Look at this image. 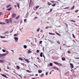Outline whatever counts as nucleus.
Returning <instances> with one entry per match:
<instances>
[{"instance_id":"nucleus-1","label":"nucleus","mask_w":79,"mask_h":79,"mask_svg":"<svg viewBox=\"0 0 79 79\" xmlns=\"http://www.w3.org/2000/svg\"><path fill=\"white\" fill-rule=\"evenodd\" d=\"M8 51H7L6 52V53H5L4 54H1V56H6V55H8Z\"/></svg>"},{"instance_id":"nucleus-2","label":"nucleus","mask_w":79,"mask_h":79,"mask_svg":"<svg viewBox=\"0 0 79 79\" xmlns=\"http://www.w3.org/2000/svg\"><path fill=\"white\" fill-rule=\"evenodd\" d=\"M24 60H25V61H26V62H27V63H30V61H29L28 59H26L25 58H24Z\"/></svg>"},{"instance_id":"nucleus-3","label":"nucleus","mask_w":79,"mask_h":79,"mask_svg":"<svg viewBox=\"0 0 79 79\" xmlns=\"http://www.w3.org/2000/svg\"><path fill=\"white\" fill-rule=\"evenodd\" d=\"M16 16V14H13V15H12L11 17L12 18H14Z\"/></svg>"},{"instance_id":"nucleus-4","label":"nucleus","mask_w":79,"mask_h":79,"mask_svg":"<svg viewBox=\"0 0 79 79\" xmlns=\"http://www.w3.org/2000/svg\"><path fill=\"white\" fill-rule=\"evenodd\" d=\"M1 76H3V77H6V78H8V77H6V76L5 74H1Z\"/></svg>"},{"instance_id":"nucleus-5","label":"nucleus","mask_w":79,"mask_h":79,"mask_svg":"<svg viewBox=\"0 0 79 79\" xmlns=\"http://www.w3.org/2000/svg\"><path fill=\"white\" fill-rule=\"evenodd\" d=\"M9 23H12V19H11V18L9 19Z\"/></svg>"},{"instance_id":"nucleus-6","label":"nucleus","mask_w":79,"mask_h":79,"mask_svg":"<svg viewBox=\"0 0 79 79\" xmlns=\"http://www.w3.org/2000/svg\"><path fill=\"white\" fill-rule=\"evenodd\" d=\"M14 39L15 40V42H17L18 40V39L17 38V37H15L14 38Z\"/></svg>"},{"instance_id":"nucleus-7","label":"nucleus","mask_w":79,"mask_h":79,"mask_svg":"<svg viewBox=\"0 0 79 79\" xmlns=\"http://www.w3.org/2000/svg\"><path fill=\"white\" fill-rule=\"evenodd\" d=\"M6 22L7 24H8L9 23V20L8 19H6Z\"/></svg>"},{"instance_id":"nucleus-8","label":"nucleus","mask_w":79,"mask_h":79,"mask_svg":"<svg viewBox=\"0 0 79 79\" xmlns=\"http://www.w3.org/2000/svg\"><path fill=\"white\" fill-rule=\"evenodd\" d=\"M53 68L54 69H56L57 70H59V69L55 66H54Z\"/></svg>"},{"instance_id":"nucleus-9","label":"nucleus","mask_w":79,"mask_h":79,"mask_svg":"<svg viewBox=\"0 0 79 79\" xmlns=\"http://www.w3.org/2000/svg\"><path fill=\"white\" fill-rule=\"evenodd\" d=\"M5 24V23L1 22V21H0V24H2V25H3V24Z\"/></svg>"},{"instance_id":"nucleus-10","label":"nucleus","mask_w":79,"mask_h":79,"mask_svg":"<svg viewBox=\"0 0 79 79\" xmlns=\"http://www.w3.org/2000/svg\"><path fill=\"white\" fill-rule=\"evenodd\" d=\"M44 75V73H42L41 75H40V77H42Z\"/></svg>"},{"instance_id":"nucleus-11","label":"nucleus","mask_w":79,"mask_h":79,"mask_svg":"<svg viewBox=\"0 0 79 79\" xmlns=\"http://www.w3.org/2000/svg\"><path fill=\"white\" fill-rule=\"evenodd\" d=\"M11 9H12V7H10L9 8L7 9V10H8V11H10V10H11Z\"/></svg>"},{"instance_id":"nucleus-12","label":"nucleus","mask_w":79,"mask_h":79,"mask_svg":"<svg viewBox=\"0 0 79 79\" xmlns=\"http://www.w3.org/2000/svg\"><path fill=\"white\" fill-rule=\"evenodd\" d=\"M43 54V53L42 52H41L40 53V56L41 57H42V56H42Z\"/></svg>"},{"instance_id":"nucleus-13","label":"nucleus","mask_w":79,"mask_h":79,"mask_svg":"<svg viewBox=\"0 0 79 79\" xmlns=\"http://www.w3.org/2000/svg\"><path fill=\"white\" fill-rule=\"evenodd\" d=\"M42 72V70H38V73H41Z\"/></svg>"},{"instance_id":"nucleus-14","label":"nucleus","mask_w":79,"mask_h":79,"mask_svg":"<svg viewBox=\"0 0 79 79\" xmlns=\"http://www.w3.org/2000/svg\"><path fill=\"white\" fill-rule=\"evenodd\" d=\"M70 64L71 66V68H74V66L73 65V64Z\"/></svg>"},{"instance_id":"nucleus-15","label":"nucleus","mask_w":79,"mask_h":79,"mask_svg":"<svg viewBox=\"0 0 79 79\" xmlns=\"http://www.w3.org/2000/svg\"><path fill=\"white\" fill-rule=\"evenodd\" d=\"M10 6H11V5H8L6 6V8H9V7H10Z\"/></svg>"},{"instance_id":"nucleus-16","label":"nucleus","mask_w":79,"mask_h":79,"mask_svg":"<svg viewBox=\"0 0 79 79\" xmlns=\"http://www.w3.org/2000/svg\"><path fill=\"white\" fill-rule=\"evenodd\" d=\"M9 34V31H7L5 33H4L3 34Z\"/></svg>"},{"instance_id":"nucleus-17","label":"nucleus","mask_w":79,"mask_h":79,"mask_svg":"<svg viewBox=\"0 0 79 79\" xmlns=\"http://www.w3.org/2000/svg\"><path fill=\"white\" fill-rule=\"evenodd\" d=\"M51 5H52V4L50 3L49 2H48V5H49V6H50Z\"/></svg>"},{"instance_id":"nucleus-18","label":"nucleus","mask_w":79,"mask_h":79,"mask_svg":"<svg viewBox=\"0 0 79 79\" xmlns=\"http://www.w3.org/2000/svg\"><path fill=\"white\" fill-rule=\"evenodd\" d=\"M49 66H53V64H52V63H51L49 64Z\"/></svg>"},{"instance_id":"nucleus-19","label":"nucleus","mask_w":79,"mask_h":79,"mask_svg":"<svg viewBox=\"0 0 79 79\" xmlns=\"http://www.w3.org/2000/svg\"><path fill=\"white\" fill-rule=\"evenodd\" d=\"M19 60H21V61H22V60H24L23 59V58H22L21 57H19Z\"/></svg>"},{"instance_id":"nucleus-20","label":"nucleus","mask_w":79,"mask_h":79,"mask_svg":"<svg viewBox=\"0 0 79 79\" xmlns=\"http://www.w3.org/2000/svg\"><path fill=\"white\" fill-rule=\"evenodd\" d=\"M16 68H17V69H20V67H19V66H17Z\"/></svg>"},{"instance_id":"nucleus-21","label":"nucleus","mask_w":79,"mask_h":79,"mask_svg":"<svg viewBox=\"0 0 79 79\" xmlns=\"http://www.w3.org/2000/svg\"><path fill=\"white\" fill-rule=\"evenodd\" d=\"M70 21H71V22H72L73 23H76V21H75L74 20H70Z\"/></svg>"},{"instance_id":"nucleus-22","label":"nucleus","mask_w":79,"mask_h":79,"mask_svg":"<svg viewBox=\"0 0 79 79\" xmlns=\"http://www.w3.org/2000/svg\"><path fill=\"white\" fill-rule=\"evenodd\" d=\"M62 65V64L60 63H58V65L59 66H61Z\"/></svg>"},{"instance_id":"nucleus-23","label":"nucleus","mask_w":79,"mask_h":79,"mask_svg":"<svg viewBox=\"0 0 79 79\" xmlns=\"http://www.w3.org/2000/svg\"><path fill=\"white\" fill-rule=\"evenodd\" d=\"M62 60H63V61H64V60H65V58L62 57Z\"/></svg>"},{"instance_id":"nucleus-24","label":"nucleus","mask_w":79,"mask_h":79,"mask_svg":"<svg viewBox=\"0 0 79 79\" xmlns=\"http://www.w3.org/2000/svg\"><path fill=\"white\" fill-rule=\"evenodd\" d=\"M53 63H55V64H56V65H57L58 64V63L56 62H54Z\"/></svg>"},{"instance_id":"nucleus-25","label":"nucleus","mask_w":79,"mask_h":79,"mask_svg":"<svg viewBox=\"0 0 79 79\" xmlns=\"http://www.w3.org/2000/svg\"><path fill=\"white\" fill-rule=\"evenodd\" d=\"M56 34L57 35H59V36H60V35H60V34L58 33L57 32H56Z\"/></svg>"},{"instance_id":"nucleus-26","label":"nucleus","mask_w":79,"mask_h":79,"mask_svg":"<svg viewBox=\"0 0 79 79\" xmlns=\"http://www.w3.org/2000/svg\"><path fill=\"white\" fill-rule=\"evenodd\" d=\"M19 17H20L19 16H18L15 18V19H19Z\"/></svg>"},{"instance_id":"nucleus-27","label":"nucleus","mask_w":79,"mask_h":79,"mask_svg":"<svg viewBox=\"0 0 79 79\" xmlns=\"http://www.w3.org/2000/svg\"><path fill=\"white\" fill-rule=\"evenodd\" d=\"M17 6H18V7L19 8V4H17Z\"/></svg>"},{"instance_id":"nucleus-28","label":"nucleus","mask_w":79,"mask_h":79,"mask_svg":"<svg viewBox=\"0 0 79 79\" xmlns=\"http://www.w3.org/2000/svg\"><path fill=\"white\" fill-rule=\"evenodd\" d=\"M50 2L51 3H55V2L54 1H51Z\"/></svg>"},{"instance_id":"nucleus-29","label":"nucleus","mask_w":79,"mask_h":79,"mask_svg":"<svg viewBox=\"0 0 79 79\" xmlns=\"http://www.w3.org/2000/svg\"><path fill=\"white\" fill-rule=\"evenodd\" d=\"M24 48H27V46L26 45H24Z\"/></svg>"},{"instance_id":"nucleus-30","label":"nucleus","mask_w":79,"mask_h":79,"mask_svg":"<svg viewBox=\"0 0 79 79\" xmlns=\"http://www.w3.org/2000/svg\"><path fill=\"white\" fill-rule=\"evenodd\" d=\"M27 16H28V14H27H27L25 15V18H27Z\"/></svg>"},{"instance_id":"nucleus-31","label":"nucleus","mask_w":79,"mask_h":79,"mask_svg":"<svg viewBox=\"0 0 79 79\" xmlns=\"http://www.w3.org/2000/svg\"><path fill=\"white\" fill-rule=\"evenodd\" d=\"M55 5H56V4H53L52 5V6H55Z\"/></svg>"},{"instance_id":"nucleus-32","label":"nucleus","mask_w":79,"mask_h":79,"mask_svg":"<svg viewBox=\"0 0 79 79\" xmlns=\"http://www.w3.org/2000/svg\"><path fill=\"white\" fill-rule=\"evenodd\" d=\"M72 35H73V38H76V37L74 36V34H72Z\"/></svg>"},{"instance_id":"nucleus-33","label":"nucleus","mask_w":79,"mask_h":79,"mask_svg":"<svg viewBox=\"0 0 79 79\" xmlns=\"http://www.w3.org/2000/svg\"><path fill=\"white\" fill-rule=\"evenodd\" d=\"M74 9V6H73L71 8V10H73Z\"/></svg>"},{"instance_id":"nucleus-34","label":"nucleus","mask_w":79,"mask_h":79,"mask_svg":"<svg viewBox=\"0 0 79 79\" xmlns=\"http://www.w3.org/2000/svg\"><path fill=\"white\" fill-rule=\"evenodd\" d=\"M2 51L3 52H6V51L5 49H2Z\"/></svg>"},{"instance_id":"nucleus-35","label":"nucleus","mask_w":79,"mask_h":79,"mask_svg":"<svg viewBox=\"0 0 79 79\" xmlns=\"http://www.w3.org/2000/svg\"><path fill=\"white\" fill-rule=\"evenodd\" d=\"M1 38L2 39H3L5 38V37H4V36H1Z\"/></svg>"},{"instance_id":"nucleus-36","label":"nucleus","mask_w":79,"mask_h":79,"mask_svg":"<svg viewBox=\"0 0 79 79\" xmlns=\"http://www.w3.org/2000/svg\"><path fill=\"white\" fill-rule=\"evenodd\" d=\"M78 11H79V10H75V13H77Z\"/></svg>"},{"instance_id":"nucleus-37","label":"nucleus","mask_w":79,"mask_h":79,"mask_svg":"<svg viewBox=\"0 0 79 79\" xmlns=\"http://www.w3.org/2000/svg\"><path fill=\"white\" fill-rule=\"evenodd\" d=\"M39 31H40V28H39L37 30V32H39Z\"/></svg>"},{"instance_id":"nucleus-38","label":"nucleus","mask_w":79,"mask_h":79,"mask_svg":"<svg viewBox=\"0 0 79 79\" xmlns=\"http://www.w3.org/2000/svg\"><path fill=\"white\" fill-rule=\"evenodd\" d=\"M57 43L58 44H59V45L60 44V42H59V41H57Z\"/></svg>"},{"instance_id":"nucleus-39","label":"nucleus","mask_w":79,"mask_h":79,"mask_svg":"<svg viewBox=\"0 0 79 79\" xmlns=\"http://www.w3.org/2000/svg\"><path fill=\"white\" fill-rule=\"evenodd\" d=\"M18 35V34H15L14 35V36L15 37V36H17Z\"/></svg>"},{"instance_id":"nucleus-40","label":"nucleus","mask_w":79,"mask_h":79,"mask_svg":"<svg viewBox=\"0 0 79 79\" xmlns=\"http://www.w3.org/2000/svg\"><path fill=\"white\" fill-rule=\"evenodd\" d=\"M0 63H3V60H0Z\"/></svg>"},{"instance_id":"nucleus-41","label":"nucleus","mask_w":79,"mask_h":79,"mask_svg":"<svg viewBox=\"0 0 79 79\" xmlns=\"http://www.w3.org/2000/svg\"><path fill=\"white\" fill-rule=\"evenodd\" d=\"M42 42V41H40V43H39L40 44H41Z\"/></svg>"},{"instance_id":"nucleus-42","label":"nucleus","mask_w":79,"mask_h":79,"mask_svg":"<svg viewBox=\"0 0 79 79\" xmlns=\"http://www.w3.org/2000/svg\"><path fill=\"white\" fill-rule=\"evenodd\" d=\"M66 13H67V14H69V13H70V12H67Z\"/></svg>"},{"instance_id":"nucleus-43","label":"nucleus","mask_w":79,"mask_h":79,"mask_svg":"<svg viewBox=\"0 0 79 79\" xmlns=\"http://www.w3.org/2000/svg\"><path fill=\"white\" fill-rule=\"evenodd\" d=\"M64 9H66L67 10H68V9H69V7H66V8H64Z\"/></svg>"},{"instance_id":"nucleus-44","label":"nucleus","mask_w":79,"mask_h":79,"mask_svg":"<svg viewBox=\"0 0 79 79\" xmlns=\"http://www.w3.org/2000/svg\"><path fill=\"white\" fill-rule=\"evenodd\" d=\"M40 51H39V50H37L36 51V52L37 53H39V52Z\"/></svg>"},{"instance_id":"nucleus-45","label":"nucleus","mask_w":79,"mask_h":79,"mask_svg":"<svg viewBox=\"0 0 79 79\" xmlns=\"http://www.w3.org/2000/svg\"><path fill=\"white\" fill-rule=\"evenodd\" d=\"M39 6H36V7H35V8L37 9V8H39Z\"/></svg>"},{"instance_id":"nucleus-46","label":"nucleus","mask_w":79,"mask_h":79,"mask_svg":"<svg viewBox=\"0 0 79 79\" xmlns=\"http://www.w3.org/2000/svg\"><path fill=\"white\" fill-rule=\"evenodd\" d=\"M2 42H7V41L6 40H2Z\"/></svg>"},{"instance_id":"nucleus-47","label":"nucleus","mask_w":79,"mask_h":79,"mask_svg":"<svg viewBox=\"0 0 79 79\" xmlns=\"http://www.w3.org/2000/svg\"><path fill=\"white\" fill-rule=\"evenodd\" d=\"M3 14V13H2V12H0V16H1V15H2Z\"/></svg>"},{"instance_id":"nucleus-48","label":"nucleus","mask_w":79,"mask_h":79,"mask_svg":"<svg viewBox=\"0 0 79 79\" xmlns=\"http://www.w3.org/2000/svg\"><path fill=\"white\" fill-rule=\"evenodd\" d=\"M48 28H49V27H46V28H45V29H48Z\"/></svg>"},{"instance_id":"nucleus-49","label":"nucleus","mask_w":79,"mask_h":79,"mask_svg":"<svg viewBox=\"0 0 79 79\" xmlns=\"http://www.w3.org/2000/svg\"><path fill=\"white\" fill-rule=\"evenodd\" d=\"M49 34H50V35H52V33H49Z\"/></svg>"},{"instance_id":"nucleus-50","label":"nucleus","mask_w":79,"mask_h":79,"mask_svg":"<svg viewBox=\"0 0 79 79\" xmlns=\"http://www.w3.org/2000/svg\"><path fill=\"white\" fill-rule=\"evenodd\" d=\"M27 72H28V73H30V71L29 70H27Z\"/></svg>"},{"instance_id":"nucleus-51","label":"nucleus","mask_w":79,"mask_h":79,"mask_svg":"<svg viewBox=\"0 0 79 79\" xmlns=\"http://www.w3.org/2000/svg\"><path fill=\"white\" fill-rule=\"evenodd\" d=\"M43 56L44 58V60L45 59V56H44V55L43 54Z\"/></svg>"},{"instance_id":"nucleus-52","label":"nucleus","mask_w":79,"mask_h":79,"mask_svg":"<svg viewBox=\"0 0 79 79\" xmlns=\"http://www.w3.org/2000/svg\"><path fill=\"white\" fill-rule=\"evenodd\" d=\"M28 53H30V50H29L28 52H27Z\"/></svg>"},{"instance_id":"nucleus-53","label":"nucleus","mask_w":79,"mask_h":79,"mask_svg":"<svg viewBox=\"0 0 79 79\" xmlns=\"http://www.w3.org/2000/svg\"><path fill=\"white\" fill-rule=\"evenodd\" d=\"M38 76V74H35V76Z\"/></svg>"},{"instance_id":"nucleus-54","label":"nucleus","mask_w":79,"mask_h":79,"mask_svg":"<svg viewBox=\"0 0 79 79\" xmlns=\"http://www.w3.org/2000/svg\"><path fill=\"white\" fill-rule=\"evenodd\" d=\"M68 53H69V54L70 53V51H68Z\"/></svg>"},{"instance_id":"nucleus-55","label":"nucleus","mask_w":79,"mask_h":79,"mask_svg":"<svg viewBox=\"0 0 79 79\" xmlns=\"http://www.w3.org/2000/svg\"><path fill=\"white\" fill-rule=\"evenodd\" d=\"M26 19H24V22H26Z\"/></svg>"},{"instance_id":"nucleus-56","label":"nucleus","mask_w":79,"mask_h":79,"mask_svg":"<svg viewBox=\"0 0 79 79\" xmlns=\"http://www.w3.org/2000/svg\"><path fill=\"white\" fill-rule=\"evenodd\" d=\"M19 77H21V78H22V77H21V75H19Z\"/></svg>"},{"instance_id":"nucleus-57","label":"nucleus","mask_w":79,"mask_h":79,"mask_svg":"<svg viewBox=\"0 0 79 79\" xmlns=\"http://www.w3.org/2000/svg\"><path fill=\"white\" fill-rule=\"evenodd\" d=\"M13 30H12L11 31H10V33H11V32H13Z\"/></svg>"},{"instance_id":"nucleus-58","label":"nucleus","mask_w":79,"mask_h":79,"mask_svg":"<svg viewBox=\"0 0 79 79\" xmlns=\"http://www.w3.org/2000/svg\"><path fill=\"white\" fill-rule=\"evenodd\" d=\"M48 73L46 72V76H47V75H48Z\"/></svg>"},{"instance_id":"nucleus-59","label":"nucleus","mask_w":79,"mask_h":79,"mask_svg":"<svg viewBox=\"0 0 79 79\" xmlns=\"http://www.w3.org/2000/svg\"><path fill=\"white\" fill-rule=\"evenodd\" d=\"M63 45L65 46V45H66V44H63Z\"/></svg>"},{"instance_id":"nucleus-60","label":"nucleus","mask_w":79,"mask_h":79,"mask_svg":"<svg viewBox=\"0 0 79 79\" xmlns=\"http://www.w3.org/2000/svg\"><path fill=\"white\" fill-rule=\"evenodd\" d=\"M21 64H22V65H24V63H21Z\"/></svg>"},{"instance_id":"nucleus-61","label":"nucleus","mask_w":79,"mask_h":79,"mask_svg":"<svg viewBox=\"0 0 79 79\" xmlns=\"http://www.w3.org/2000/svg\"><path fill=\"white\" fill-rule=\"evenodd\" d=\"M43 32V30H41V32Z\"/></svg>"},{"instance_id":"nucleus-62","label":"nucleus","mask_w":79,"mask_h":79,"mask_svg":"<svg viewBox=\"0 0 79 79\" xmlns=\"http://www.w3.org/2000/svg\"><path fill=\"white\" fill-rule=\"evenodd\" d=\"M76 59H79V57H77L76 58Z\"/></svg>"},{"instance_id":"nucleus-63","label":"nucleus","mask_w":79,"mask_h":79,"mask_svg":"<svg viewBox=\"0 0 79 79\" xmlns=\"http://www.w3.org/2000/svg\"><path fill=\"white\" fill-rule=\"evenodd\" d=\"M35 65L37 67V68H38V66L37 65Z\"/></svg>"},{"instance_id":"nucleus-64","label":"nucleus","mask_w":79,"mask_h":79,"mask_svg":"<svg viewBox=\"0 0 79 79\" xmlns=\"http://www.w3.org/2000/svg\"><path fill=\"white\" fill-rule=\"evenodd\" d=\"M37 60H39V58L38 57H37Z\"/></svg>"}]
</instances>
